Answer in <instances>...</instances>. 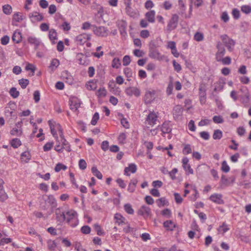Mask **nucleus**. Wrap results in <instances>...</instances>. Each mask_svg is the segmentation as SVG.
Here are the masks:
<instances>
[{
  "label": "nucleus",
  "instance_id": "obj_24",
  "mask_svg": "<svg viewBox=\"0 0 251 251\" xmlns=\"http://www.w3.org/2000/svg\"><path fill=\"white\" fill-rule=\"evenodd\" d=\"M114 219L116 220V223L119 225L124 223L126 219L121 214L117 213L114 215Z\"/></svg>",
  "mask_w": 251,
  "mask_h": 251
},
{
  "label": "nucleus",
  "instance_id": "obj_38",
  "mask_svg": "<svg viewBox=\"0 0 251 251\" xmlns=\"http://www.w3.org/2000/svg\"><path fill=\"white\" fill-rule=\"evenodd\" d=\"M124 209L129 214H133L134 213V210L131 205L129 203H126L124 205Z\"/></svg>",
  "mask_w": 251,
  "mask_h": 251
},
{
  "label": "nucleus",
  "instance_id": "obj_19",
  "mask_svg": "<svg viewBox=\"0 0 251 251\" xmlns=\"http://www.w3.org/2000/svg\"><path fill=\"white\" fill-rule=\"evenodd\" d=\"M155 15L154 10H150L146 13L145 17L149 22L153 23L155 22Z\"/></svg>",
  "mask_w": 251,
  "mask_h": 251
},
{
  "label": "nucleus",
  "instance_id": "obj_40",
  "mask_svg": "<svg viewBox=\"0 0 251 251\" xmlns=\"http://www.w3.org/2000/svg\"><path fill=\"white\" fill-rule=\"evenodd\" d=\"M67 167L66 165H65L62 163H58L56 165V166L54 168V171L56 172H59L61 170H65L67 169Z\"/></svg>",
  "mask_w": 251,
  "mask_h": 251
},
{
  "label": "nucleus",
  "instance_id": "obj_50",
  "mask_svg": "<svg viewBox=\"0 0 251 251\" xmlns=\"http://www.w3.org/2000/svg\"><path fill=\"white\" fill-rule=\"evenodd\" d=\"M24 18L22 15L19 14V13H15L13 15V20L16 22H20L24 20Z\"/></svg>",
  "mask_w": 251,
  "mask_h": 251
},
{
  "label": "nucleus",
  "instance_id": "obj_10",
  "mask_svg": "<svg viewBox=\"0 0 251 251\" xmlns=\"http://www.w3.org/2000/svg\"><path fill=\"white\" fill-rule=\"evenodd\" d=\"M154 95L155 91L154 90L146 92L144 98L145 103L147 104L151 103L154 99Z\"/></svg>",
  "mask_w": 251,
  "mask_h": 251
},
{
  "label": "nucleus",
  "instance_id": "obj_45",
  "mask_svg": "<svg viewBox=\"0 0 251 251\" xmlns=\"http://www.w3.org/2000/svg\"><path fill=\"white\" fill-rule=\"evenodd\" d=\"M64 75L66 76H63L64 78H66V82L68 83L69 84H72L73 83V78L72 76L69 75L68 73V71H66L64 73Z\"/></svg>",
  "mask_w": 251,
  "mask_h": 251
},
{
  "label": "nucleus",
  "instance_id": "obj_43",
  "mask_svg": "<svg viewBox=\"0 0 251 251\" xmlns=\"http://www.w3.org/2000/svg\"><path fill=\"white\" fill-rule=\"evenodd\" d=\"M2 9L3 13L6 15H9L12 12V7L9 4L3 6Z\"/></svg>",
  "mask_w": 251,
  "mask_h": 251
},
{
  "label": "nucleus",
  "instance_id": "obj_35",
  "mask_svg": "<svg viewBox=\"0 0 251 251\" xmlns=\"http://www.w3.org/2000/svg\"><path fill=\"white\" fill-rule=\"evenodd\" d=\"M77 215V213L74 210L68 211L66 213L67 218H66L68 223H69L73 218Z\"/></svg>",
  "mask_w": 251,
  "mask_h": 251
},
{
  "label": "nucleus",
  "instance_id": "obj_1",
  "mask_svg": "<svg viewBox=\"0 0 251 251\" xmlns=\"http://www.w3.org/2000/svg\"><path fill=\"white\" fill-rule=\"evenodd\" d=\"M179 16L176 14L172 15L167 26V30L171 31L176 29L177 26Z\"/></svg>",
  "mask_w": 251,
  "mask_h": 251
},
{
  "label": "nucleus",
  "instance_id": "obj_18",
  "mask_svg": "<svg viewBox=\"0 0 251 251\" xmlns=\"http://www.w3.org/2000/svg\"><path fill=\"white\" fill-rule=\"evenodd\" d=\"M28 42L31 45L35 46V49L36 50L40 44V39L35 37L29 36L27 38Z\"/></svg>",
  "mask_w": 251,
  "mask_h": 251
},
{
  "label": "nucleus",
  "instance_id": "obj_41",
  "mask_svg": "<svg viewBox=\"0 0 251 251\" xmlns=\"http://www.w3.org/2000/svg\"><path fill=\"white\" fill-rule=\"evenodd\" d=\"M218 62H221L224 65H229L231 62V59L229 56H226L225 58H221V59L217 61Z\"/></svg>",
  "mask_w": 251,
  "mask_h": 251
},
{
  "label": "nucleus",
  "instance_id": "obj_14",
  "mask_svg": "<svg viewBox=\"0 0 251 251\" xmlns=\"http://www.w3.org/2000/svg\"><path fill=\"white\" fill-rule=\"evenodd\" d=\"M188 162L189 159L187 157L183 158L182 160V166L186 172L188 171L189 174H193L194 173L193 170L191 168L190 164H188Z\"/></svg>",
  "mask_w": 251,
  "mask_h": 251
},
{
  "label": "nucleus",
  "instance_id": "obj_3",
  "mask_svg": "<svg viewBox=\"0 0 251 251\" xmlns=\"http://www.w3.org/2000/svg\"><path fill=\"white\" fill-rule=\"evenodd\" d=\"M93 30L95 35L101 37L106 36L108 31L107 27L103 26H97L95 25H93Z\"/></svg>",
  "mask_w": 251,
  "mask_h": 251
},
{
  "label": "nucleus",
  "instance_id": "obj_11",
  "mask_svg": "<svg viewBox=\"0 0 251 251\" xmlns=\"http://www.w3.org/2000/svg\"><path fill=\"white\" fill-rule=\"evenodd\" d=\"M137 166L134 163H131L128 165V166L126 167L124 169V175L126 176H129V172L134 174L137 171Z\"/></svg>",
  "mask_w": 251,
  "mask_h": 251
},
{
  "label": "nucleus",
  "instance_id": "obj_9",
  "mask_svg": "<svg viewBox=\"0 0 251 251\" xmlns=\"http://www.w3.org/2000/svg\"><path fill=\"white\" fill-rule=\"evenodd\" d=\"M183 110L181 105H176L173 110V115L174 118L175 120L179 119V118L182 115Z\"/></svg>",
  "mask_w": 251,
  "mask_h": 251
},
{
  "label": "nucleus",
  "instance_id": "obj_20",
  "mask_svg": "<svg viewBox=\"0 0 251 251\" xmlns=\"http://www.w3.org/2000/svg\"><path fill=\"white\" fill-rule=\"evenodd\" d=\"M22 39V33L20 31H15L12 35V39L16 43H20Z\"/></svg>",
  "mask_w": 251,
  "mask_h": 251
},
{
  "label": "nucleus",
  "instance_id": "obj_55",
  "mask_svg": "<svg viewBox=\"0 0 251 251\" xmlns=\"http://www.w3.org/2000/svg\"><path fill=\"white\" fill-rule=\"evenodd\" d=\"M78 166L81 170H85L87 167V163L85 160L81 159L78 162Z\"/></svg>",
  "mask_w": 251,
  "mask_h": 251
},
{
  "label": "nucleus",
  "instance_id": "obj_54",
  "mask_svg": "<svg viewBox=\"0 0 251 251\" xmlns=\"http://www.w3.org/2000/svg\"><path fill=\"white\" fill-rule=\"evenodd\" d=\"M80 230L82 233L87 234L91 232V228L88 226H83L81 227Z\"/></svg>",
  "mask_w": 251,
  "mask_h": 251
},
{
  "label": "nucleus",
  "instance_id": "obj_64",
  "mask_svg": "<svg viewBox=\"0 0 251 251\" xmlns=\"http://www.w3.org/2000/svg\"><path fill=\"white\" fill-rule=\"evenodd\" d=\"M134 55L138 57H142L145 53L143 50H140L139 49H135L133 50Z\"/></svg>",
  "mask_w": 251,
  "mask_h": 251
},
{
  "label": "nucleus",
  "instance_id": "obj_60",
  "mask_svg": "<svg viewBox=\"0 0 251 251\" xmlns=\"http://www.w3.org/2000/svg\"><path fill=\"white\" fill-rule=\"evenodd\" d=\"M131 62L130 57L129 55H125L123 59V65L125 66H126L128 65Z\"/></svg>",
  "mask_w": 251,
  "mask_h": 251
},
{
  "label": "nucleus",
  "instance_id": "obj_6",
  "mask_svg": "<svg viewBox=\"0 0 251 251\" xmlns=\"http://www.w3.org/2000/svg\"><path fill=\"white\" fill-rule=\"evenodd\" d=\"M158 116L154 111H150L149 114L147 116L146 121L148 125L153 126L156 124Z\"/></svg>",
  "mask_w": 251,
  "mask_h": 251
},
{
  "label": "nucleus",
  "instance_id": "obj_17",
  "mask_svg": "<svg viewBox=\"0 0 251 251\" xmlns=\"http://www.w3.org/2000/svg\"><path fill=\"white\" fill-rule=\"evenodd\" d=\"M137 183L138 180L136 178L131 179L128 186L127 191L130 193H133L135 190Z\"/></svg>",
  "mask_w": 251,
  "mask_h": 251
},
{
  "label": "nucleus",
  "instance_id": "obj_56",
  "mask_svg": "<svg viewBox=\"0 0 251 251\" xmlns=\"http://www.w3.org/2000/svg\"><path fill=\"white\" fill-rule=\"evenodd\" d=\"M218 230L219 232L222 231L224 233L229 230V228L225 223H223L222 225L219 227Z\"/></svg>",
  "mask_w": 251,
  "mask_h": 251
},
{
  "label": "nucleus",
  "instance_id": "obj_47",
  "mask_svg": "<svg viewBox=\"0 0 251 251\" xmlns=\"http://www.w3.org/2000/svg\"><path fill=\"white\" fill-rule=\"evenodd\" d=\"M221 170L223 172L225 173H227L230 170V168L226 160L223 161L222 163Z\"/></svg>",
  "mask_w": 251,
  "mask_h": 251
},
{
  "label": "nucleus",
  "instance_id": "obj_37",
  "mask_svg": "<svg viewBox=\"0 0 251 251\" xmlns=\"http://www.w3.org/2000/svg\"><path fill=\"white\" fill-rule=\"evenodd\" d=\"M29 81L27 79L22 78L19 80V84L23 89H25L29 84Z\"/></svg>",
  "mask_w": 251,
  "mask_h": 251
},
{
  "label": "nucleus",
  "instance_id": "obj_52",
  "mask_svg": "<svg viewBox=\"0 0 251 251\" xmlns=\"http://www.w3.org/2000/svg\"><path fill=\"white\" fill-rule=\"evenodd\" d=\"M144 145L147 149V153L149 154L150 151H151L153 148V143L152 142L145 141L144 142Z\"/></svg>",
  "mask_w": 251,
  "mask_h": 251
},
{
  "label": "nucleus",
  "instance_id": "obj_44",
  "mask_svg": "<svg viewBox=\"0 0 251 251\" xmlns=\"http://www.w3.org/2000/svg\"><path fill=\"white\" fill-rule=\"evenodd\" d=\"M8 196L5 192L3 188H0V201H3L6 200Z\"/></svg>",
  "mask_w": 251,
  "mask_h": 251
},
{
  "label": "nucleus",
  "instance_id": "obj_32",
  "mask_svg": "<svg viewBox=\"0 0 251 251\" xmlns=\"http://www.w3.org/2000/svg\"><path fill=\"white\" fill-rule=\"evenodd\" d=\"M47 201L50 203L52 207H55L57 205L56 201L53 195H49Z\"/></svg>",
  "mask_w": 251,
  "mask_h": 251
},
{
  "label": "nucleus",
  "instance_id": "obj_48",
  "mask_svg": "<svg viewBox=\"0 0 251 251\" xmlns=\"http://www.w3.org/2000/svg\"><path fill=\"white\" fill-rule=\"evenodd\" d=\"M232 15L233 18L235 20H238L240 17V11L237 8H233L232 9Z\"/></svg>",
  "mask_w": 251,
  "mask_h": 251
},
{
  "label": "nucleus",
  "instance_id": "obj_63",
  "mask_svg": "<svg viewBox=\"0 0 251 251\" xmlns=\"http://www.w3.org/2000/svg\"><path fill=\"white\" fill-rule=\"evenodd\" d=\"M94 25H91L89 22H86L82 24L81 29L83 30H88L93 27Z\"/></svg>",
  "mask_w": 251,
  "mask_h": 251
},
{
  "label": "nucleus",
  "instance_id": "obj_51",
  "mask_svg": "<svg viewBox=\"0 0 251 251\" xmlns=\"http://www.w3.org/2000/svg\"><path fill=\"white\" fill-rule=\"evenodd\" d=\"M121 65L120 61L118 58H114L112 62V66L113 68L118 69Z\"/></svg>",
  "mask_w": 251,
  "mask_h": 251
},
{
  "label": "nucleus",
  "instance_id": "obj_23",
  "mask_svg": "<svg viewBox=\"0 0 251 251\" xmlns=\"http://www.w3.org/2000/svg\"><path fill=\"white\" fill-rule=\"evenodd\" d=\"M156 202L158 207H161L165 205L168 206L169 201L165 197H162L156 200Z\"/></svg>",
  "mask_w": 251,
  "mask_h": 251
},
{
  "label": "nucleus",
  "instance_id": "obj_36",
  "mask_svg": "<svg viewBox=\"0 0 251 251\" xmlns=\"http://www.w3.org/2000/svg\"><path fill=\"white\" fill-rule=\"evenodd\" d=\"M9 94L12 97L15 99L18 97L20 93L15 87H12L9 91Z\"/></svg>",
  "mask_w": 251,
  "mask_h": 251
},
{
  "label": "nucleus",
  "instance_id": "obj_33",
  "mask_svg": "<svg viewBox=\"0 0 251 251\" xmlns=\"http://www.w3.org/2000/svg\"><path fill=\"white\" fill-rule=\"evenodd\" d=\"M163 226L167 228V230L171 231L173 230L174 228L175 227V225L173 224V222L172 221H165L163 223Z\"/></svg>",
  "mask_w": 251,
  "mask_h": 251
},
{
  "label": "nucleus",
  "instance_id": "obj_39",
  "mask_svg": "<svg viewBox=\"0 0 251 251\" xmlns=\"http://www.w3.org/2000/svg\"><path fill=\"white\" fill-rule=\"evenodd\" d=\"M192 152L191 146L190 144H186L182 150V153L185 154H188Z\"/></svg>",
  "mask_w": 251,
  "mask_h": 251
},
{
  "label": "nucleus",
  "instance_id": "obj_2",
  "mask_svg": "<svg viewBox=\"0 0 251 251\" xmlns=\"http://www.w3.org/2000/svg\"><path fill=\"white\" fill-rule=\"evenodd\" d=\"M160 53L156 49V45L153 42H151L149 45V56L153 59H158L159 57Z\"/></svg>",
  "mask_w": 251,
  "mask_h": 251
},
{
  "label": "nucleus",
  "instance_id": "obj_49",
  "mask_svg": "<svg viewBox=\"0 0 251 251\" xmlns=\"http://www.w3.org/2000/svg\"><path fill=\"white\" fill-rule=\"evenodd\" d=\"M194 38L197 41H201L204 38L203 34L202 33L197 32L194 35Z\"/></svg>",
  "mask_w": 251,
  "mask_h": 251
},
{
  "label": "nucleus",
  "instance_id": "obj_7",
  "mask_svg": "<svg viewBox=\"0 0 251 251\" xmlns=\"http://www.w3.org/2000/svg\"><path fill=\"white\" fill-rule=\"evenodd\" d=\"M29 18L30 19L32 23L41 21L44 19L43 15L36 11H34L29 13Z\"/></svg>",
  "mask_w": 251,
  "mask_h": 251
},
{
  "label": "nucleus",
  "instance_id": "obj_46",
  "mask_svg": "<svg viewBox=\"0 0 251 251\" xmlns=\"http://www.w3.org/2000/svg\"><path fill=\"white\" fill-rule=\"evenodd\" d=\"M94 228L96 231H97V233L98 235L101 236L104 235L105 234L104 232L101 229L100 226L99 224H95Z\"/></svg>",
  "mask_w": 251,
  "mask_h": 251
},
{
  "label": "nucleus",
  "instance_id": "obj_8",
  "mask_svg": "<svg viewBox=\"0 0 251 251\" xmlns=\"http://www.w3.org/2000/svg\"><path fill=\"white\" fill-rule=\"evenodd\" d=\"M126 93L127 95L132 96L133 95L136 97L140 96L141 94L140 90L135 87H129L126 89Z\"/></svg>",
  "mask_w": 251,
  "mask_h": 251
},
{
  "label": "nucleus",
  "instance_id": "obj_4",
  "mask_svg": "<svg viewBox=\"0 0 251 251\" xmlns=\"http://www.w3.org/2000/svg\"><path fill=\"white\" fill-rule=\"evenodd\" d=\"M216 48L218 49V51L216 53V60H218L221 59V58L223 57L226 53V50L222 44L220 42L217 43Z\"/></svg>",
  "mask_w": 251,
  "mask_h": 251
},
{
  "label": "nucleus",
  "instance_id": "obj_57",
  "mask_svg": "<svg viewBox=\"0 0 251 251\" xmlns=\"http://www.w3.org/2000/svg\"><path fill=\"white\" fill-rule=\"evenodd\" d=\"M175 200L176 203L180 204L182 203L183 199L181 197L179 194L177 193H174Z\"/></svg>",
  "mask_w": 251,
  "mask_h": 251
},
{
  "label": "nucleus",
  "instance_id": "obj_61",
  "mask_svg": "<svg viewBox=\"0 0 251 251\" xmlns=\"http://www.w3.org/2000/svg\"><path fill=\"white\" fill-rule=\"evenodd\" d=\"M35 69H36V68H35V66H34L33 65L30 64V63H28L25 66L26 70H27V71L30 70L32 72V74L31 75H34Z\"/></svg>",
  "mask_w": 251,
  "mask_h": 251
},
{
  "label": "nucleus",
  "instance_id": "obj_42",
  "mask_svg": "<svg viewBox=\"0 0 251 251\" xmlns=\"http://www.w3.org/2000/svg\"><path fill=\"white\" fill-rule=\"evenodd\" d=\"M241 10L246 14H249L251 12V6L248 5H244L241 7Z\"/></svg>",
  "mask_w": 251,
  "mask_h": 251
},
{
  "label": "nucleus",
  "instance_id": "obj_29",
  "mask_svg": "<svg viewBox=\"0 0 251 251\" xmlns=\"http://www.w3.org/2000/svg\"><path fill=\"white\" fill-rule=\"evenodd\" d=\"M92 173L98 179H101L102 178V174L98 170L96 166H93L91 169Z\"/></svg>",
  "mask_w": 251,
  "mask_h": 251
},
{
  "label": "nucleus",
  "instance_id": "obj_59",
  "mask_svg": "<svg viewBox=\"0 0 251 251\" xmlns=\"http://www.w3.org/2000/svg\"><path fill=\"white\" fill-rule=\"evenodd\" d=\"M213 121L216 124H222L224 122V119L221 116H214L213 117Z\"/></svg>",
  "mask_w": 251,
  "mask_h": 251
},
{
  "label": "nucleus",
  "instance_id": "obj_27",
  "mask_svg": "<svg viewBox=\"0 0 251 251\" xmlns=\"http://www.w3.org/2000/svg\"><path fill=\"white\" fill-rule=\"evenodd\" d=\"M199 97H203V96H206V90L205 89L204 84H200L199 88Z\"/></svg>",
  "mask_w": 251,
  "mask_h": 251
},
{
  "label": "nucleus",
  "instance_id": "obj_21",
  "mask_svg": "<svg viewBox=\"0 0 251 251\" xmlns=\"http://www.w3.org/2000/svg\"><path fill=\"white\" fill-rule=\"evenodd\" d=\"M60 64L59 61L56 58L51 60L50 64L49 67L51 72H54Z\"/></svg>",
  "mask_w": 251,
  "mask_h": 251
},
{
  "label": "nucleus",
  "instance_id": "obj_53",
  "mask_svg": "<svg viewBox=\"0 0 251 251\" xmlns=\"http://www.w3.org/2000/svg\"><path fill=\"white\" fill-rule=\"evenodd\" d=\"M99 119V113L98 112L95 113V114H94V115L92 117V119L91 121V124L93 126L96 125L97 124V122Z\"/></svg>",
  "mask_w": 251,
  "mask_h": 251
},
{
  "label": "nucleus",
  "instance_id": "obj_12",
  "mask_svg": "<svg viewBox=\"0 0 251 251\" xmlns=\"http://www.w3.org/2000/svg\"><path fill=\"white\" fill-rule=\"evenodd\" d=\"M138 214L144 217H148L151 214V209L146 205H142L138 210Z\"/></svg>",
  "mask_w": 251,
  "mask_h": 251
},
{
  "label": "nucleus",
  "instance_id": "obj_26",
  "mask_svg": "<svg viewBox=\"0 0 251 251\" xmlns=\"http://www.w3.org/2000/svg\"><path fill=\"white\" fill-rule=\"evenodd\" d=\"M161 131L164 134L169 133L171 132L172 128L170 126L168 123L165 122L162 124Z\"/></svg>",
  "mask_w": 251,
  "mask_h": 251
},
{
  "label": "nucleus",
  "instance_id": "obj_31",
  "mask_svg": "<svg viewBox=\"0 0 251 251\" xmlns=\"http://www.w3.org/2000/svg\"><path fill=\"white\" fill-rule=\"evenodd\" d=\"M10 144L13 148L17 149L22 145V143L19 139L14 138L10 141Z\"/></svg>",
  "mask_w": 251,
  "mask_h": 251
},
{
  "label": "nucleus",
  "instance_id": "obj_22",
  "mask_svg": "<svg viewBox=\"0 0 251 251\" xmlns=\"http://www.w3.org/2000/svg\"><path fill=\"white\" fill-rule=\"evenodd\" d=\"M126 27H127V23L125 21H122L120 25L119 26V30L122 36H125L126 35Z\"/></svg>",
  "mask_w": 251,
  "mask_h": 251
},
{
  "label": "nucleus",
  "instance_id": "obj_15",
  "mask_svg": "<svg viewBox=\"0 0 251 251\" xmlns=\"http://www.w3.org/2000/svg\"><path fill=\"white\" fill-rule=\"evenodd\" d=\"M76 58L78 63L80 65L86 66L88 64L86 57L81 53H77L76 56Z\"/></svg>",
  "mask_w": 251,
  "mask_h": 251
},
{
  "label": "nucleus",
  "instance_id": "obj_28",
  "mask_svg": "<svg viewBox=\"0 0 251 251\" xmlns=\"http://www.w3.org/2000/svg\"><path fill=\"white\" fill-rule=\"evenodd\" d=\"M49 37L50 39L52 41V43L54 44V40L57 39V32L54 29H51L49 31Z\"/></svg>",
  "mask_w": 251,
  "mask_h": 251
},
{
  "label": "nucleus",
  "instance_id": "obj_30",
  "mask_svg": "<svg viewBox=\"0 0 251 251\" xmlns=\"http://www.w3.org/2000/svg\"><path fill=\"white\" fill-rule=\"evenodd\" d=\"M70 109L72 110L76 111L80 106V103H78L76 100L69 101Z\"/></svg>",
  "mask_w": 251,
  "mask_h": 251
},
{
  "label": "nucleus",
  "instance_id": "obj_13",
  "mask_svg": "<svg viewBox=\"0 0 251 251\" xmlns=\"http://www.w3.org/2000/svg\"><path fill=\"white\" fill-rule=\"evenodd\" d=\"M55 215L56 220L60 223L64 222L66 219L64 212L61 211L59 208L56 209Z\"/></svg>",
  "mask_w": 251,
  "mask_h": 251
},
{
  "label": "nucleus",
  "instance_id": "obj_5",
  "mask_svg": "<svg viewBox=\"0 0 251 251\" xmlns=\"http://www.w3.org/2000/svg\"><path fill=\"white\" fill-rule=\"evenodd\" d=\"M209 200L218 204H223L225 201L223 199V195L221 194L214 193L211 195Z\"/></svg>",
  "mask_w": 251,
  "mask_h": 251
},
{
  "label": "nucleus",
  "instance_id": "obj_16",
  "mask_svg": "<svg viewBox=\"0 0 251 251\" xmlns=\"http://www.w3.org/2000/svg\"><path fill=\"white\" fill-rule=\"evenodd\" d=\"M226 82L225 79H220L218 82L215 83V86L214 89L215 92L221 91L223 90Z\"/></svg>",
  "mask_w": 251,
  "mask_h": 251
},
{
  "label": "nucleus",
  "instance_id": "obj_25",
  "mask_svg": "<svg viewBox=\"0 0 251 251\" xmlns=\"http://www.w3.org/2000/svg\"><path fill=\"white\" fill-rule=\"evenodd\" d=\"M60 142L62 144V148H63V150H65L68 152H70L71 151V149L70 147V145L69 143V142L66 140V139L63 138L61 139Z\"/></svg>",
  "mask_w": 251,
  "mask_h": 251
},
{
  "label": "nucleus",
  "instance_id": "obj_62",
  "mask_svg": "<svg viewBox=\"0 0 251 251\" xmlns=\"http://www.w3.org/2000/svg\"><path fill=\"white\" fill-rule=\"evenodd\" d=\"M53 142H48L43 147L44 151H48L50 150L53 146Z\"/></svg>",
  "mask_w": 251,
  "mask_h": 251
},
{
  "label": "nucleus",
  "instance_id": "obj_34",
  "mask_svg": "<svg viewBox=\"0 0 251 251\" xmlns=\"http://www.w3.org/2000/svg\"><path fill=\"white\" fill-rule=\"evenodd\" d=\"M223 136L222 131L220 129L215 130L213 134V138L214 140H220Z\"/></svg>",
  "mask_w": 251,
  "mask_h": 251
},
{
  "label": "nucleus",
  "instance_id": "obj_58",
  "mask_svg": "<svg viewBox=\"0 0 251 251\" xmlns=\"http://www.w3.org/2000/svg\"><path fill=\"white\" fill-rule=\"evenodd\" d=\"M56 140L57 144L55 146L54 150L58 152L61 153L63 151V148L60 146L61 142L59 141L58 139L57 140L56 139Z\"/></svg>",
  "mask_w": 251,
  "mask_h": 251
}]
</instances>
